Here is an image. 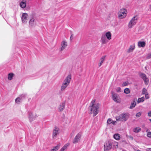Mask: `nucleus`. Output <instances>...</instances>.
Wrapping results in <instances>:
<instances>
[{
    "mask_svg": "<svg viewBox=\"0 0 151 151\" xmlns=\"http://www.w3.org/2000/svg\"><path fill=\"white\" fill-rule=\"evenodd\" d=\"M38 116L37 115L35 114L34 116L33 113L31 112H29L28 118L30 122L34 120Z\"/></svg>",
    "mask_w": 151,
    "mask_h": 151,
    "instance_id": "nucleus-9",
    "label": "nucleus"
},
{
    "mask_svg": "<svg viewBox=\"0 0 151 151\" xmlns=\"http://www.w3.org/2000/svg\"><path fill=\"white\" fill-rule=\"evenodd\" d=\"M35 24V19L34 18H32L30 20L29 22L30 27H32L34 26Z\"/></svg>",
    "mask_w": 151,
    "mask_h": 151,
    "instance_id": "nucleus-16",
    "label": "nucleus"
},
{
    "mask_svg": "<svg viewBox=\"0 0 151 151\" xmlns=\"http://www.w3.org/2000/svg\"><path fill=\"white\" fill-rule=\"evenodd\" d=\"M106 57V55L103 56L99 60V67H100L101 66L102 64L104 62V61Z\"/></svg>",
    "mask_w": 151,
    "mask_h": 151,
    "instance_id": "nucleus-18",
    "label": "nucleus"
},
{
    "mask_svg": "<svg viewBox=\"0 0 151 151\" xmlns=\"http://www.w3.org/2000/svg\"><path fill=\"white\" fill-rule=\"evenodd\" d=\"M61 47L60 48V51H62L64 50L67 47V42L66 41L63 40L61 43Z\"/></svg>",
    "mask_w": 151,
    "mask_h": 151,
    "instance_id": "nucleus-13",
    "label": "nucleus"
},
{
    "mask_svg": "<svg viewBox=\"0 0 151 151\" xmlns=\"http://www.w3.org/2000/svg\"><path fill=\"white\" fill-rule=\"evenodd\" d=\"M115 19V18H114V17H113V19Z\"/></svg>",
    "mask_w": 151,
    "mask_h": 151,
    "instance_id": "nucleus-45",
    "label": "nucleus"
},
{
    "mask_svg": "<svg viewBox=\"0 0 151 151\" xmlns=\"http://www.w3.org/2000/svg\"><path fill=\"white\" fill-rule=\"evenodd\" d=\"M141 130V128L139 127H136L134 128L133 129V131L135 133H138Z\"/></svg>",
    "mask_w": 151,
    "mask_h": 151,
    "instance_id": "nucleus-23",
    "label": "nucleus"
},
{
    "mask_svg": "<svg viewBox=\"0 0 151 151\" xmlns=\"http://www.w3.org/2000/svg\"><path fill=\"white\" fill-rule=\"evenodd\" d=\"M127 11L124 9H121L118 14L119 18L122 19L126 16Z\"/></svg>",
    "mask_w": 151,
    "mask_h": 151,
    "instance_id": "nucleus-6",
    "label": "nucleus"
},
{
    "mask_svg": "<svg viewBox=\"0 0 151 151\" xmlns=\"http://www.w3.org/2000/svg\"><path fill=\"white\" fill-rule=\"evenodd\" d=\"M27 95V94H26V93L23 94H22L21 95H20L19 97H20V99H23L25 98L26 97Z\"/></svg>",
    "mask_w": 151,
    "mask_h": 151,
    "instance_id": "nucleus-28",
    "label": "nucleus"
},
{
    "mask_svg": "<svg viewBox=\"0 0 151 151\" xmlns=\"http://www.w3.org/2000/svg\"><path fill=\"white\" fill-rule=\"evenodd\" d=\"M114 138L116 140H119L120 139V137L119 134H117L114 135Z\"/></svg>",
    "mask_w": 151,
    "mask_h": 151,
    "instance_id": "nucleus-27",
    "label": "nucleus"
},
{
    "mask_svg": "<svg viewBox=\"0 0 151 151\" xmlns=\"http://www.w3.org/2000/svg\"><path fill=\"white\" fill-rule=\"evenodd\" d=\"M116 122V121H114L112 120V122L111 123L112 124H114Z\"/></svg>",
    "mask_w": 151,
    "mask_h": 151,
    "instance_id": "nucleus-42",
    "label": "nucleus"
},
{
    "mask_svg": "<svg viewBox=\"0 0 151 151\" xmlns=\"http://www.w3.org/2000/svg\"><path fill=\"white\" fill-rule=\"evenodd\" d=\"M128 116L127 114H122L119 116L116 117V120L117 121H125L128 119Z\"/></svg>",
    "mask_w": 151,
    "mask_h": 151,
    "instance_id": "nucleus-4",
    "label": "nucleus"
},
{
    "mask_svg": "<svg viewBox=\"0 0 151 151\" xmlns=\"http://www.w3.org/2000/svg\"><path fill=\"white\" fill-rule=\"evenodd\" d=\"M145 97L146 99H148L149 98V96L148 93L145 94Z\"/></svg>",
    "mask_w": 151,
    "mask_h": 151,
    "instance_id": "nucleus-39",
    "label": "nucleus"
},
{
    "mask_svg": "<svg viewBox=\"0 0 151 151\" xmlns=\"http://www.w3.org/2000/svg\"><path fill=\"white\" fill-rule=\"evenodd\" d=\"M73 35L72 34L71 35V36L70 38V40H71L73 39Z\"/></svg>",
    "mask_w": 151,
    "mask_h": 151,
    "instance_id": "nucleus-41",
    "label": "nucleus"
},
{
    "mask_svg": "<svg viewBox=\"0 0 151 151\" xmlns=\"http://www.w3.org/2000/svg\"><path fill=\"white\" fill-rule=\"evenodd\" d=\"M28 16V14L27 13H23L21 18L23 23H26L27 22V18Z\"/></svg>",
    "mask_w": 151,
    "mask_h": 151,
    "instance_id": "nucleus-11",
    "label": "nucleus"
},
{
    "mask_svg": "<svg viewBox=\"0 0 151 151\" xmlns=\"http://www.w3.org/2000/svg\"><path fill=\"white\" fill-rule=\"evenodd\" d=\"M137 151H139V150H137Z\"/></svg>",
    "mask_w": 151,
    "mask_h": 151,
    "instance_id": "nucleus-48",
    "label": "nucleus"
},
{
    "mask_svg": "<svg viewBox=\"0 0 151 151\" xmlns=\"http://www.w3.org/2000/svg\"><path fill=\"white\" fill-rule=\"evenodd\" d=\"M138 19V17L137 15L134 17L130 20L128 24V27L129 28H132L133 26L136 24L137 23Z\"/></svg>",
    "mask_w": 151,
    "mask_h": 151,
    "instance_id": "nucleus-3",
    "label": "nucleus"
},
{
    "mask_svg": "<svg viewBox=\"0 0 151 151\" xmlns=\"http://www.w3.org/2000/svg\"><path fill=\"white\" fill-rule=\"evenodd\" d=\"M146 43L144 41H139L138 42V46L139 47H144Z\"/></svg>",
    "mask_w": 151,
    "mask_h": 151,
    "instance_id": "nucleus-21",
    "label": "nucleus"
},
{
    "mask_svg": "<svg viewBox=\"0 0 151 151\" xmlns=\"http://www.w3.org/2000/svg\"><path fill=\"white\" fill-rule=\"evenodd\" d=\"M145 100V98L144 97H142L140 98H139L138 99L137 103H139L140 102H143Z\"/></svg>",
    "mask_w": 151,
    "mask_h": 151,
    "instance_id": "nucleus-26",
    "label": "nucleus"
},
{
    "mask_svg": "<svg viewBox=\"0 0 151 151\" xmlns=\"http://www.w3.org/2000/svg\"><path fill=\"white\" fill-rule=\"evenodd\" d=\"M81 134L80 133H78L75 137L73 141V143L76 144L78 143L81 138Z\"/></svg>",
    "mask_w": 151,
    "mask_h": 151,
    "instance_id": "nucleus-10",
    "label": "nucleus"
},
{
    "mask_svg": "<svg viewBox=\"0 0 151 151\" xmlns=\"http://www.w3.org/2000/svg\"><path fill=\"white\" fill-rule=\"evenodd\" d=\"M60 145L58 144L57 146L54 147L50 151H57L59 148Z\"/></svg>",
    "mask_w": 151,
    "mask_h": 151,
    "instance_id": "nucleus-24",
    "label": "nucleus"
},
{
    "mask_svg": "<svg viewBox=\"0 0 151 151\" xmlns=\"http://www.w3.org/2000/svg\"><path fill=\"white\" fill-rule=\"evenodd\" d=\"M66 148V145H64L60 149V151H64L65 149Z\"/></svg>",
    "mask_w": 151,
    "mask_h": 151,
    "instance_id": "nucleus-33",
    "label": "nucleus"
},
{
    "mask_svg": "<svg viewBox=\"0 0 151 151\" xmlns=\"http://www.w3.org/2000/svg\"><path fill=\"white\" fill-rule=\"evenodd\" d=\"M148 115L149 116H151V111L148 112Z\"/></svg>",
    "mask_w": 151,
    "mask_h": 151,
    "instance_id": "nucleus-40",
    "label": "nucleus"
},
{
    "mask_svg": "<svg viewBox=\"0 0 151 151\" xmlns=\"http://www.w3.org/2000/svg\"><path fill=\"white\" fill-rule=\"evenodd\" d=\"M147 58L148 59L151 58V53L148 54Z\"/></svg>",
    "mask_w": 151,
    "mask_h": 151,
    "instance_id": "nucleus-37",
    "label": "nucleus"
},
{
    "mask_svg": "<svg viewBox=\"0 0 151 151\" xmlns=\"http://www.w3.org/2000/svg\"><path fill=\"white\" fill-rule=\"evenodd\" d=\"M121 88L119 87H118L116 89V91L118 92H121Z\"/></svg>",
    "mask_w": 151,
    "mask_h": 151,
    "instance_id": "nucleus-35",
    "label": "nucleus"
},
{
    "mask_svg": "<svg viewBox=\"0 0 151 151\" xmlns=\"http://www.w3.org/2000/svg\"><path fill=\"white\" fill-rule=\"evenodd\" d=\"M113 143L108 141L104 143V151H109L112 148Z\"/></svg>",
    "mask_w": 151,
    "mask_h": 151,
    "instance_id": "nucleus-5",
    "label": "nucleus"
},
{
    "mask_svg": "<svg viewBox=\"0 0 151 151\" xmlns=\"http://www.w3.org/2000/svg\"><path fill=\"white\" fill-rule=\"evenodd\" d=\"M14 75V74L13 73H9L8 76V80H11L12 79Z\"/></svg>",
    "mask_w": 151,
    "mask_h": 151,
    "instance_id": "nucleus-25",
    "label": "nucleus"
},
{
    "mask_svg": "<svg viewBox=\"0 0 151 151\" xmlns=\"http://www.w3.org/2000/svg\"><path fill=\"white\" fill-rule=\"evenodd\" d=\"M139 77L144 81L145 85H147L149 81V79L147 77L146 75L143 73H141L139 74Z\"/></svg>",
    "mask_w": 151,
    "mask_h": 151,
    "instance_id": "nucleus-7",
    "label": "nucleus"
},
{
    "mask_svg": "<svg viewBox=\"0 0 151 151\" xmlns=\"http://www.w3.org/2000/svg\"><path fill=\"white\" fill-rule=\"evenodd\" d=\"M71 78V75H68L66 78L65 80L63 81V83L62 84L60 88V90L61 91H64L65 89L69 85L70 82Z\"/></svg>",
    "mask_w": 151,
    "mask_h": 151,
    "instance_id": "nucleus-2",
    "label": "nucleus"
},
{
    "mask_svg": "<svg viewBox=\"0 0 151 151\" xmlns=\"http://www.w3.org/2000/svg\"><path fill=\"white\" fill-rule=\"evenodd\" d=\"M148 93L147 92V90L145 88H143L142 89V93L143 94H145Z\"/></svg>",
    "mask_w": 151,
    "mask_h": 151,
    "instance_id": "nucleus-31",
    "label": "nucleus"
},
{
    "mask_svg": "<svg viewBox=\"0 0 151 151\" xmlns=\"http://www.w3.org/2000/svg\"><path fill=\"white\" fill-rule=\"evenodd\" d=\"M111 93L112 96V99L113 100L116 102L119 103V101L117 99V97L118 96V94L113 92H112Z\"/></svg>",
    "mask_w": 151,
    "mask_h": 151,
    "instance_id": "nucleus-12",
    "label": "nucleus"
},
{
    "mask_svg": "<svg viewBox=\"0 0 151 151\" xmlns=\"http://www.w3.org/2000/svg\"><path fill=\"white\" fill-rule=\"evenodd\" d=\"M135 47V46L134 44H133L132 45H130L127 51V52L128 53H130L132 52L134 50Z\"/></svg>",
    "mask_w": 151,
    "mask_h": 151,
    "instance_id": "nucleus-15",
    "label": "nucleus"
},
{
    "mask_svg": "<svg viewBox=\"0 0 151 151\" xmlns=\"http://www.w3.org/2000/svg\"><path fill=\"white\" fill-rule=\"evenodd\" d=\"M22 99H20V97H18L15 100V102L16 103L18 104H19L20 103V102H21L20 101Z\"/></svg>",
    "mask_w": 151,
    "mask_h": 151,
    "instance_id": "nucleus-29",
    "label": "nucleus"
},
{
    "mask_svg": "<svg viewBox=\"0 0 151 151\" xmlns=\"http://www.w3.org/2000/svg\"><path fill=\"white\" fill-rule=\"evenodd\" d=\"M147 136L149 137H151V132H148L147 133Z\"/></svg>",
    "mask_w": 151,
    "mask_h": 151,
    "instance_id": "nucleus-34",
    "label": "nucleus"
},
{
    "mask_svg": "<svg viewBox=\"0 0 151 151\" xmlns=\"http://www.w3.org/2000/svg\"><path fill=\"white\" fill-rule=\"evenodd\" d=\"M66 145V147H67V146L68 145L67 144H66V145Z\"/></svg>",
    "mask_w": 151,
    "mask_h": 151,
    "instance_id": "nucleus-44",
    "label": "nucleus"
},
{
    "mask_svg": "<svg viewBox=\"0 0 151 151\" xmlns=\"http://www.w3.org/2000/svg\"><path fill=\"white\" fill-rule=\"evenodd\" d=\"M127 83L126 82H123V83H122V86H127Z\"/></svg>",
    "mask_w": 151,
    "mask_h": 151,
    "instance_id": "nucleus-38",
    "label": "nucleus"
},
{
    "mask_svg": "<svg viewBox=\"0 0 151 151\" xmlns=\"http://www.w3.org/2000/svg\"><path fill=\"white\" fill-rule=\"evenodd\" d=\"M136 99L133 100L132 102L131 103L130 109H132L134 107H135L136 104Z\"/></svg>",
    "mask_w": 151,
    "mask_h": 151,
    "instance_id": "nucleus-22",
    "label": "nucleus"
},
{
    "mask_svg": "<svg viewBox=\"0 0 151 151\" xmlns=\"http://www.w3.org/2000/svg\"><path fill=\"white\" fill-rule=\"evenodd\" d=\"M100 104L99 103H96L95 100H93L90 104L89 107V109L90 110V114H93V116H96L99 112V108Z\"/></svg>",
    "mask_w": 151,
    "mask_h": 151,
    "instance_id": "nucleus-1",
    "label": "nucleus"
},
{
    "mask_svg": "<svg viewBox=\"0 0 151 151\" xmlns=\"http://www.w3.org/2000/svg\"><path fill=\"white\" fill-rule=\"evenodd\" d=\"M149 10L150 11H151V4L150 6Z\"/></svg>",
    "mask_w": 151,
    "mask_h": 151,
    "instance_id": "nucleus-43",
    "label": "nucleus"
},
{
    "mask_svg": "<svg viewBox=\"0 0 151 151\" xmlns=\"http://www.w3.org/2000/svg\"><path fill=\"white\" fill-rule=\"evenodd\" d=\"M112 120L111 119H108L107 123L108 124H110L112 123Z\"/></svg>",
    "mask_w": 151,
    "mask_h": 151,
    "instance_id": "nucleus-32",
    "label": "nucleus"
},
{
    "mask_svg": "<svg viewBox=\"0 0 151 151\" xmlns=\"http://www.w3.org/2000/svg\"><path fill=\"white\" fill-rule=\"evenodd\" d=\"M150 151H151V149H150Z\"/></svg>",
    "mask_w": 151,
    "mask_h": 151,
    "instance_id": "nucleus-47",
    "label": "nucleus"
},
{
    "mask_svg": "<svg viewBox=\"0 0 151 151\" xmlns=\"http://www.w3.org/2000/svg\"><path fill=\"white\" fill-rule=\"evenodd\" d=\"M116 145L117 146V143H116Z\"/></svg>",
    "mask_w": 151,
    "mask_h": 151,
    "instance_id": "nucleus-46",
    "label": "nucleus"
},
{
    "mask_svg": "<svg viewBox=\"0 0 151 151\" xmlns=\"http://www.w3.org/2000/svg\"><path fill=\"white\" fill-rule=\"evenodd\" d=\"M105 36L108 40H110L111 39V35L109 32H107L105 34Z\"/></svg>",
    "mask_w": 151,
    "mask_h": 151,
    "instance_id": "nucleus-20",
    "label": "nucleus"
},
{
    "mask_svg": "<svg viewBox=\"0 0 151 151\" xmlns=\"http://www.w3.org/2000/svg\"><path fill=\"white\" fill-rule=\"evenodd\" d=\"M101 42L103 44L106 43L108 41L107 40L105 36L104 35H102L101 37Z\"/></svg>",
    "mask_w": 151,
    "mask_h": 151,
    "instance_id": "nucleus-14",
    "label": "nucleus"
},
{
    "mask_svg": "<svg viewBox=\"0 0 151 151\" xmlns=\"http://www.w3.org/2000/svg\"><path fill=\"white\" fill-rule=\"evenodd\" d=\"M65 103L63 102L58 107V109L60 111H62L65 108Z\"/></svg>",
    "mask_w": 151,
    "mask_h": 151,
    "instance_id": "nucleus-17",
    "label": "nucleus"
},
{
    "mask_svg": "<svg viewBox=\"0 0 151 151\" xmlns=\"http://www.w3.org/2000/svg\"><path fill=\"white\" fill-rule=\"evenodd\" d=\"M59 129L58 127H55L52 132V137L53 139L56 138L57 135L59 133Z\"/></svg>",
    "mask_w": 151,
    "mask_h": 151,
    "instance_id": "nucleus-8",
    "label": "nucleus"
},
{
    "mask_svg": "<svg viewBox=\"0 0 151 151\" xmlns=\"http://www.w3.org/2000/svg\"><path fill=\"white\" fill-rule=\"evenodd\" d=\"M124 92L125 93L127 94L130 93V90L129 88H127L124 89Z\"/></svg>",
    "mask_w": 151,
    "mask_h": 151,
    "instance_id": "nucleus-30",
    "label": "nucleus"
},
{
    "mask_svg": "<svg viewBox=\"0 0 151 151\" xmlns=\"http://www.w3.org/2000/svg\"><path fill=\"white\" fill-rule=\"evenodd\" d=\"M141 115V113L140 112H139L137 113L136 114V116L137 117H139Z\"/></svg>",
    "mask_w": 151,
    "mask_h": 151,
    "instance_id": "nucleus-36",
    "label": "nucleus"
},
{
    "mask_svg": "<svg viewBox=\"0 0 151 151\" xmlns=\"http://www.w3.org/2000/svg\"><path fill=\"white\" fill-rule=\"evenodd\" d=\"M26 0H22L20 4V6L22 8H24L26 6Z\"/></svg>",
    "mask_w": 151,
    "mask_h": 151,
    "instance_id": "nucleus-19",
    "label": "nucleus"
}]
</instances>
